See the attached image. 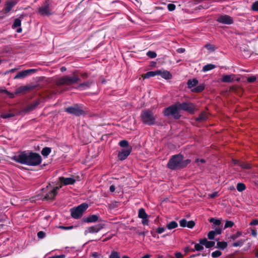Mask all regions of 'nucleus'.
I'll use <instances>...</instances> for the list:
<instances>
[{
	"label": "nucleus",
	"instance_id": "obj_15",
	"mask_svg": "<svg viewBox=\"0 0 258 258\" xmlns=\"http://www.w3.org/2000/svg\"><path fill=\"white\" fill-rule=\"evenodd\" d=\"M36 70L35 69H29L24 71H22L19 72L17 73V74L15 76V79H19L23 78L26 76H28L31 73L35 72Z\"/></svg>",
	"mask_w": 258,
	"mask_h": 258
},
{
	"label": "nucleus",
	"instance_id": "obj_18",
	"mask_svg": "<svg viewBox=\"0 0 258 258\" xmlns=\"http://www.w3.org/2000/svg\"><path fill=\"white\" fill-rule=\"evenodd\" d=\"M179 225L181 227H187L191 229L195 226V222L192 220L187 222L185 219H182L179 221Z\"/></svg>",
	"mask_w": 258,
	"mask_h": 258
},
{
	"label": "nucleus",
	"instance_id": "obj_48",
	"mask_svg": "<svg viewBox=\"0 0 258 258\" xmlns=\"http://www.w3.org/2000/svg\"><path fill=\"white\" fill-rule=\"evenodd\" d=\"M215 234L213 230L210 231L208 233V238L210 240H213L215 238Z\"/></svg>",
	"mask_w": 258,
	"mask_h": 258
},
{
	"label": "nucleus",
	"instance_id": "obj_45",
	"mask_svg": "<svg viewBox=\"0 0 258 258\" xmlns=\"http://www.w3.org/2000/svg\"><path fill=\"white\" fill-rule=\"evenodd\" d=\"M109 258H120V256L118 252L112 251L109 255Z\"/></svg>",
	"mask_w": 258,
	"mask_h": 258
},
{
	"label": "nucleus",
	"instance_id": "obj_4",
	"mask_svg": "<svg viewBox=\"0 0 258 258\" xmlns=\"http://www.w3.org/2000/svg\"><path fill=\"white\" fill-rule=\"evenodd\" d=\"M141 118L144 124L152 125L155 124L156 117L153 112L149 109H145L142 111Z\"/></svg>",
	"mask_w": 258,
	"mask_h": 258
},
{
	"label": "nucleus",
	"instance_id": "obj_25",
	"mask_svg": "<svg viewBox=\"0 0 258 258\" xmlns=\"http://www.w3.org/2000/svg\"><path fill=\"white\" fill-rule=\"evenodd\" d=\"M198 80L197 79L195 78L192 80H188L187 82V85L189 89H191L194 87H196L198 85Z\"/></svg>",
	"mask_w": 258,
	"mask_h": 258
},
{
	"label": "nucleus",
	"instance_id": "obj_49",
	"mask_svg": "<svg viewBox=\"0 0 258 258\" xmlns=\"http://www.w3.org/2000/svg\"><path fill=\"white\" fill-rule=\"evenodd\" d=\"M45 233L42 231H40L37 233V236L40 239H42L45 237Z\"/></svg>",
	"mask_w": 258,
	"mask_h": 258
},
{
	"label": "nucleus",
	"instance_id": "obj_58",
	"mask_svg": "<svg viewBox=\"0 0 258 258\" xmlns=\"http://www.w3.org/2000/svg\"><path fill=\"white\" fill-rule=\"evenodd\" d=\"M142 223L144 225H148L149 220L148 218H146V219H142Z\"/></svg>",
	"mask_w": 258,
	"mask_h": 258
},
{
	"label": "nucleus",
	"instance_id": "obj_36",
	"mask_svg": "<svg viewBox=\"0 0 258 258\" xmlns=\"http://www.w3.org/2000/svg\"><path fill=\"white\" fill-rule=\"evenodd\" d=\"M237 190L238 191H242L246 188L245 185L243 183H238L236 185Z\"/></svg>",
	"mask_w": 258,
	"mask_h": 258
},
{
	"label": "nucleus",
	"instance_id": "obj_30",
	"mask_svg": "<svg viewBox=\"0 0 258 258\" xmlns=\"http://www.w3.org/2000/svg\"><path fill=\"white\" fill-rule=\"evenodd\" d=\"M227 246V243L225 241H218L217 242L216 248L221 250H223Z\"/></svg>",
	"mask_w": 258,
	"mask_h": 258
},
{
	"label": "nucleus",
	"instance_id": "obj_17",
	"mask_svg": "<svg viewBox=\"0 0 258 258\" xmlns=\"http://www.w3.org/2000/svg\"><path fill=\"white\" fill-rule=\"evenodd\" d=\"M36 88V86L33 85H26L22 86L16 89L15 91V94H18L21 93L25 92L27 91L35 89Z\"/></svg>",
	"mask_w": 258,
	"mask_h": 258
},
{
	"label": "nucleus",
	"instance_id": "obj_29",
	"mask_svg": "<svg viewBox=\"0 0 258 258\" xmlns=\"http://www.w3.org/2000/svg\"><path fill=\"white\" fill-rule=\"evenodd\" d=\"M138 217L141 219H146V218L148 217V215L144 208H141L139 210Z\"/></svg>",
	"mask_w": 258,
	"mask_h": 258
},
{
	"label": "nucleus",
	"instance_id": "obj_14",
	"mask_svg": "<svg viewBox=\"0 0 258 258\" xmlns=\"http://www.w3.org/2000/svg\"><path fill=\"white\" fill-rule=\"evenodd\" d=\"M58 182H59V185H73L75 182L76 180L71 177H64L63 176L59 177L58 178Z\"/></svg>",
	"mask_w": 258,
	"mask_h": 258
},
{
	"label": "nucleus",
	"instance_id": "obj_9",
	"mask_svg": "<svg viewBox=\"0 0 258 258\" xmlns=\"http://www.w3.org/2000/svg\"><path fill=\"white\" fill-rule=\"evenodd\" d=\"M179 111L182 110L187 111L190 114H194L195 111V106L192 103L185 102L183 103H176Z\"/></svg>",
	"mask_w": 258,
	"mask_h": 258
},
{
	"label": "nucleus",
	"instance_id": "obj_62",
	"mask_svg": "<svg viewBox=\"0 0 258 258\" xmlns=\"http://www.w3.org/2000/svg\"><path fill=\"white\" fill-rule=\"evenodd\" d=\"M66 255L64 254H60V255H54L51 257H50L49 258H65Z\"/></svg>",
	"mask_w": 258,
	"mask_h": 258
},
{
	"label": "nucleus",
	"instance_id": "obj_21",
	"mask_svg": "<svg viewBox=\"0 0 258 258\" xmlns=\"http://www.w3.org/2000/svg\"><path fill=\"white\" fill-rule=\"evenodd\" d=\"M40 101L39 100H35L29 104L26 107L25 110L26 111H31L34 110L39 104Z\"/></svg>",
	"mask_w": 258,
	"mask_h": 258
},
{
	"label": "nucleus",
	"instance_id": "obj_5",
	"mask_svg": "<svg viewBox=\"0 0 258 258\" xmlns=\"http://www.w3.org/2000/svg\"><path fill=\"white\" fill-rule=\"evenodd\" d=\"M81 80L79 76L74 75L73 76H65L60 78L56 82L57 86L60 85H71L80 82Z\"/></svg>",
	"mask_w": 258,
	"mask_h": 258
},
{
	"label": "nucleus",
	"instance_id": "obj_27",
	"mask_svg": "<svg viewBox=\"0 0 258 258\" xmlns=\"http://www.w3.org/2000/svg\"><path fill=\"white\" fill-rule=\"evenodd\" d=\"M208 119V115L205 112H202L199 116L196 118L197 122H202L206 121Z\"/></svg>",
	"mask_w": 258,
	"mask_h": 258
},
{
	"label": "nucleus",
	"instance_id": "obj_63",
	"mask_svg": "<svg viewBox=\"0 0 258 258\" xmlns=\"http://www.w3.org/2000/svg\"><path fill=\"white\" fill-rule=\"evenodd\" d=\"M218 194L217 192H214L209 195L211 198L214 199L218 196Z\"/></svg>",
	"mask_w": 258,
	"mask_h": 258
},
{
	"label": "nucleus",
	"instance_id": "obj_56",
	"mask_svg": "<svg viewBox=\"0 0 258 258\" xmlns=\"http://www.w3.org/2000/svg\"><path fill=\"white\" fill-rule=\"evenodd\" d=\"M250 225H258V219H255L252 220L249 223Z\"/></svg>",
	"mask_w": 258,
	"mask_h": 258
},
{
	"label": "nucleus",
	"instance_id": "obj_10",
	"mask_svg": "<svg viewBox=\"0 0 258 258\" xmlns=\"http://www.w3.org/2000/svg\"><path fill=\"white\" fill-rule=\"evenodd\" d=\"M38 13L42 16H49L51 14L49 8V0H45L43 5L38 9Z\"/></svg>",
	"mask_w": 258,
	"mask_h": 258
},
{
	"label": "nucleus",
	"instance_id": "obj_24",
	"mask_svg": "<svg viewBox=\"0 0 258 258\" xmlns=\"http://www.w3.org/2000/svg\"><path fill=\"white\" fill-rule=\"evenodd\" d=\"M160 73L159 75H160L162 78L165 80H169L172 78V74L168 71H162L160 70Z\"/></svg>",
	"mask_w": 258,
	"mask_h": 258
},
{
	"label": "nucleus",
	"instance_id": "obj_46",
	"mask_svg": "<svg viewBox=\"0 0 258 258\" xmlns=\"http://www.w3.org/2000/svg\"><path fill=\"white\" fill-rule=\"evenodd\" d=\"M147 55L151 58H155L157 56V54L154 51H149L147 53Z\"/></svg>",
	"mask_w": 258,
	"mask_h": 258
},
{
	"label": "nucleus",
	"instance_id": "obj_41",
	"mask_svg": "<svg viewBox=\"0 0 258 258\" xmlns=\"http://www.w3.org/2000/svg\"><path fill=\"white\" fill-rule=\"evenodd\" d=\"M242 235V232L240 231H237L235 234L231 235L228 237V239H231L232 240H235L238 238Z\"/></svg>",
	"mask_w": 258,
	"mask_h": 258
},
{
	"label": "nucleus",
	"instance_id": "obj_20",
	"mask_svg": "<svg viewBox=\"0 0 258 258\" xmlns=\"http://www.w3.org/2000/svg\"><path fill=\"white\" fill-rule=\"evenodd\" d=\"M99 218V215H92L87 217H84L82 219V221L85 223H94L97 222Z\"/></svg>",
	"mask_w": 258,
	"mask_h": 258
},
{
	"label": "nucleus",
	"instance_id": "obj_53",
	"mask_svg": "<svg viewBox=\"0 0 258 258\" xmlns=\"http://www.w3.org/2000/svg\"><path fill=\"white\" fill-rule=\"evenodd\" d=\"M214 233L216 235L221 234L222 233V229L220 228H216L215 230H213Z\"/></svg>",
	"mask_w": 258,
	"mask_h": 258
},
{
	"label": "nucleus",
	"instance_id": "obj_28",
	"mask_svg": "<svg viewBox=\"0 0 258 258\" xmlns=\"http://www.w3.org/2000/svg\"><path fill=\"white\" fill-rule=\"evenodd\" d=\"M233 75H224L222 78V81L225 83H231L234 81L232 77Z\"/></svg>",
	"mask_w": 258,
	"mask_h": 258
},
{
	"label": "nucleus",
	"instance_id": "obj_26",
	"mask_svg": "<svg viewBox=\"0 0 258 258\" xmlns=\"http://www.w3.org/2000/svg\"><path fill=\"white\" fill-rule=\"evenodd\" d=\"M205 88V86L204 84H202L199 85L198 86H196L193 89H191V91L192 92L194 93H200L202 92Z\"/></svg>",
	"mask_w": 258,
	"mask_h": 258
},
{
	"label": "nucleus",
	"instance_id": "obj_52",
	"mask_svg": "<svg viewBox=\"0 0 258 258\" xmlns=\"http://www.w3.org/2000/svg\"><path fill=\"white\" fill-rule=\"evenodd\" d=\"M0 93H4L8 95H11V96L10 97L11 98L13 97V94H11L10 92H9L6 89H0Z\"/></svg>",
	"mask_w": 258,
	"mask_h": 258
},
{
	"label": "nucleus",
	"instance_id": "obj_44",
	"mask_svg": "<svg viewBox=\"0 0 258 258\" xmlns=\"http://www.w3.org/2000/svg\"><path fill=\"white\" fill-rule=\"evenodd\" d=\"M222 254V252L220 250H216L213 252L211 254L212 257L216 258L221 256Z\"/></svg>",
	"mask_w": 258,
	"mask_h": 258
},
{
	"label": "nucleus",
	"instance_id": "obj_11",
	"mask_svg": "<svg viewBox=\"0 0 258 258\" xmlns=\"http://www.w3.org/2000/svg\"><path fill=\"white\" fill-rule=\"evenodd\" d=\"M104 224L100 223L94 226H90L87 228L85 231V234L87 235L88 233H96L99 232L101 229L104 227Z\"/></svg>",
	"mask_w": 258,
	"mask_h": 258
},
{
	"label": "nucleus",
	"instance_id": "obj_31",
	"mask_svg": "<svg viewBox=\"0 0 258 258\" xmlns=\"http://www.w3.org/2000/svg\"><path fill=\"white\" fill-rule=\"evenodd\" d=\"M118 144L121 147L124 148L123 149L132 148V147L129 145L128 142L125 140L120 141Z\"/></svg>",
	"mask_w": 258,
	"mask_h": 258
},
{
	"label": "nucleus",
	"instance_id": "obj_16",
	"mask_svg": "<svg viewBox=\"0 0 258 258\" xmlns=\"http://www.w3.org/2000/svg\"><path fill=\"white\" fill-rule=\"evenodd\" d=\"M14 3L12 2H7L5 7L0 12V18L2 19L4 17L2 15L8 13L14 7Z\"/></svg>",
	"mask_w": 258,
	"mask_h": 258
},
{
	"label": "nucleus",
	"instance_id": "obj_60",
	"mask_svg": "<svg viewBox=\"0 0 258 258\" xmlns=\"http://www.w3.org/2000/svg\"><path fill=\"white\" fill-rule=\"evenodd\" d=\"M176 258H182L183 254L180 252H177L175 253Z\"/></svg>",
	"mask_w": 258,
	"mask_h": 258
},
{
	"label": "nucleus",
	"instance_id": "obj_3",
	"mask_svg": "<svg viewBox=\"0 0 258 258\" xmlns=\"http://www.w3.org/2000/svg\"><path fill=\"white\" fill-rule=\"evenodd\" d=\"M64 111L69 114L76 116H84L88 113V111L82 104H74L65 108Z\"/></svg>",
	"mask_w": 258,
	"mask_h": 258
},
{
	"label": "nucleus",
	"instance_id": "obj_12",
	"mask_svg": "<svg viewBox=\"0 0 258 258\" xmlns=\"http://www.w3.org/2000/svg\"><path fill=\"white\" fill-rule=\"evenodd\" d=\"M216 21L220 23L226 25H231L234 22L233 18L227 15H220Z\"/></svg>",
	"mask_w": 258,
	"mask_h": 258
},
{
	"label": "nucleus",
	"instance_id": "obj_40",
	"mask_svg": "<svg viewBox=\"0 0 258 258\" xmlns=\"http://www.w3.org/2000/svg\"><path fill=\"white\" fill-rule=\"evenodd\" d=\"M241 168L246 169H249L251 168V164L248 163L241 162L240 165Z\"/></svg>",
	"mask_w": 258,
	"mask_h": 258
},
{
	"label": "nucleus",
	"instance_id": "obj_64",
	"mask_svg": "<svg viewBox=\"0 0 258 258\" xmlns=\"http://www.w3.org/2000/svg\"><path fill=\"white\" fill-rule=\"evenodd\" d=\"M232 162L233 163V164H234L235 165H240V164L241 163V161H240L239 160H236V159H232Z\"/></svg>",
	"mask_w": 258,
	"mask_h": 258
},
{
	"label": "nucleus",
	"instance_id": "obj_6",
	"mask_svg": "<svg viewBox=\"0 0 258 258\" xmlns=\"http://www.w3.org/2000/svg\"><path fill=\"white\" fill-rule=\"evenodd\" d=\"M61 188V185H59L57 186L51 187L50 183H48L45 188H43V190H45L47 193L44 196L43 200V201H53L55 199L56 196L57 195L58 190Z\"/></svg>",
	"mask_w": 258,
	"mask_h": 258
},
{
	"label": "nucleus",
	"instance_id": "obj_38",
	"mask_svg": "<svg viewBox=\"0 0 258 258\" xmlns=\"http://www.w3.org/2000/svg\"><path fill=\"white\" fill-rule=\"evenodd\" d=\"M209 222L210 223H213L214 225L216 226H219L221 224V221L220 220L218 219H215L214 218H211L209 219Z\"/></svg>",
	"mask_w": 258,
	"mask_h": 258
},
{
	"label": "nucleus",
	"instance_id": "obj_39",
	"mask_svg": "<svg viewBox=\"0 0 258 258\" xmlns=\"http://www.w3.org/2000/svg\"><path fill=\"white\" fill-rule=\"evenodd\" d=\"M203 245L201 244L200 243H196L195 245V249H191V251L194 252L195 250H197V251L202 250L203 249H204V247Z\"/></svg>",
	"mask_w": 258,
	"mask_h": 258
},
{
	"label": "nucleus",
	"instance_id": "obj_54",
	"mask_svg": "<svg viewBox=\"0 0 258 258\" xmlns=\"http://www.w3.org/2000/svg\"><path fill=\"white\" fill-rule=\"evenodd\" d=\"M165 231V228L164 227H158L157 229L156 232L159 234H161Z\"/></svg>",
	"mask_w": 258,
	"mask_h": 258
},
{
	"label": "nucleus",
	"instance_id": "obj_61",
	"mask_svg": "<svg viewBox=\"0 0 258 258\" xmlns=\"http://www.w3.org/2000/svg\"><path fill=\"white\" fill-rule=\"evenodd\" d=\"M80 76L83 79H87L88 77V74L87 73H82Z\"/></svg>",
	"mask_w": 258,
	"mask_h": 258
},
{
	"label": "nucleus",
	"instance_id": "obj_19",
	"mask_svg": "<svg viewBox=\"0 0 258 258\" xmlns=\"http://www.w3.org/2000/svg\"><path fill=\"white\" fill-rule=\"evenodd\" d=\"M199 242L201 244L205 245L207 248H210L213 247L215 244V242L214 241H208L207 238H204L199 239Z\"/></svg>",
	"mask_w": 258,
	"mask_h": 258
},
{
	"label": "nucleus",
	"instance_id": "obj_55",
	"mask_svg": "<svg viewBox=\"0 0 258 258\" xmlns=\"http://www.w3.org/2000/svg\"><path fill=\"white\" fill-rule=\"evenodd\" d=\"M247 80L249 83H253L256 80V77L254 76L248 77Z\"/></svg>",
	"mask_w": 258,
	"mask_h": 258
},
{
	"label": "nucleus",
	"instance_id": "obj_42",
	"mask_svg": "<svg viewBox=\"0 0 258 258\" xmlns=\"http://www.w3.org/2000/svg\"><path fill=\"white\" fill-rule=\"evenodd\" d=\"M15 114L12 113H5L1 114V116L3 118H8L10 117H14Z\"/></svg>",
	"mask_w": 258,
	"mask_h": 258
},
{
	"label": "nucleus",
	"instance_id": "obj_22",
	"mask_svg": "<svg viewBox=\"0 0 258 258\" xmlns=\"http://www.w3.org/2000/svg\"><path fill=\"white\" fill-rule=\"evenodd\" d=\"M160 73V70H157L156 71H150L142 75V77L144 78V79H148L151 77L159 75Z\"/></svg>",
	"mask_w": 258,
	"mask_h": 258
},
{
	"label": "nucleus",
	"instance_id": "obj_8",
	"mask_svg": "<svg viewBox=\"0 0 258 258\" xmlns=\"http://www.w3.org/2000/svg\"><path fill=\"white\" fill-rule=\"evenodd\" d=\"M88 208V205L84 203L76 208H72L71 209V216L76 219L80 218Z\"/></svg>",
	"mask_w": 258,
	"mask_h": 258
},
{
	"label": "nucleus",
	"instance_id": "obj_57",
	"mask_svg": "<svg viewBox=\"0 0 258 258\" xmlns=\"http://www.w3.org/2000/svg\"><path fill=\"white\" fill-rule=\"evenodd\" d=\"M251 235L253 236V237H256L257 236V231L256 230L255 228H252L251 229Z\"/></svg>",
	"mask_w": 258,
	"mask_h": 258
},
{
	"label": "nucleus",
	"instance_id": "obj_34",
	"mask_svg": "<svg viewBox=\"0 0 258 258\" xmlns=\"http://www.w3.org/2000/svg\"><path fill=\"white\" fill-rule=\"evenodd\" d=\"M51 149L49 147H45L42 149L41 151V154L44 156L47 157L51 152Z\"/></svg>",
	"mask_w": 258,
	"mask_h": 258
},
{
	"label": "nucleus",
	"instance_id": "obj_59",
	"mask_svg": "<svg viewBox=\"0 0 258 258\" xmlns=\"http://www.w3.org/2000/svg\"><path fill=\"white\" fill-rule=\"evenodd\" d=\"M92 256L94 258H102V256L100 254H98L96 252H93L92 253Z\"/></svg>",
	"mask_w": 258,
	"mask_h": 258
},
{
	"label": "nucleus",
	"instance_id": "obj_33",
	"mask_svg": "<svg viewBox=\"0 0 258 258\" xmlns=\"http://www.w3.org/2000/svg\"><path fill=\"white\" fill-rule=\"evenodd\" d=\"M178 226V224L176 222L174 221H172L170 222L168 224H167L166 227L169 230H171L174 228H176Z\"/></svg>",
	"mask_w": 258,
	"mask_h": 258
},
{
	"label": "nucleus",
	"instance_id": "obj_32",
	"mask_svg": "<svg viewBox=\"0 0 258 258\" xmlns=\"http://www.w3.org/2000/svg\"><path fill=\"white\" fill-rule=\"evenodd\" d=\"M216 68V66L211 63L207 64L203 68V71L207 72L212 70Z\"/></svg>",
	"mask_w": 258,
	"mask_h": 258
},
{
	"label": "nucleus",
	"instance_id": "obj_50",
	"mask_svg": "<svg viewBox=\"0 0 258 258\" xmlns=\"http://www.w3.org/2000/svg\"><path fill=\"white\" fill-rule=\"evenodd\" d=\"M176 6L173 4H169L167 5V8L168 11H173L175 9Z\"/></svg>",
	"mask_w": 258,
	"mask_h": 258
},
{
	"label": "nucleus",
	"instance_id": "obj_7",
	"mask_svg": "<svg viewBox=\"0 0 258 258\" xmlns=\"http://www.w3.org/2000/svg\"><path fill=\"white\" fill-rule=\"evenodd\" d=\"M163 113L165 116H172L175 119H179L181 117L176 103L165 108L163 111Z\"/></svg>",
	"mask_w": 258,
	"mask_h": 258
},
{
	"label": "nucleus",
	"instance_id": "obj_1",
	"mask_svg": "<svg viewBox=\"0 0 258 258\" xmlns=\"http://www.w3.org/2000/svg\"><path fill=\"white\" fill-rule=\"evenodd\" d=\"M16 162L28 166H35L39 165L42 161L39 154L32 151H23L11 158Z\"/></svg>",
	"mask_w": 258,
	"mask_h": 258
},
{
	"label": "nucleus",
	"instance_id": "obj_2",
	"mask_svg": "<svg viewBox=\"0 0 258 258\" xmlns=\"http://www.w3.org/2000/svg\"><path fill=\"white\" fill-rule=\"evenodd\" d=\"M190 162V159L184 160L183 155L179 153L170 157L167 164V167L171 170H179L185 168Z\"/></svg>",
	"mask_w": 258,
	"mask_h": 258
},
{
	"label": "nucleus",
	"instance_id": "obj_35",
	"mask_svg": "<svg viewBox=\"0 0 258 258\" xmlns=\"http://www.w3.org/2000/svg\"><path fill=\"white\" fill-rule=\"evenodd\" d=\"M21 25V20L20 18H17L15 20L14 23L12 25V28L15 29L18 27H20Z\"/></svg>",
	"mask_w": 258,
	"mask_h": 258
},
{
	"label": "nucleus",
	"instance_id": "obj_47",
	"mask_svg": "<svg viewBox=\"0 0 258 258\" xmlns=\"http://www.w3.org/2000/svg\"><path fill=\"white\" fill-rule=\"evenodd\" d=\"M251 10L253 11L258 12V1H255L252 4Z\"/></svg>",
	"mask_w": 258,
	"mask_h": 258
},
{
	"label": "nucleus",
	"instance_id": "obj_23",
	"mask_svg": "<svg viewBox=\"0 0 258 258\" xmlns=\"http://www.w3.org/2000/svg\"><path fill=\"white\" fill-rule=\"evenodd\" d=\"M93 83V82L92 81H87L83 82V83L80 84L78 86V89H86L89 88Z\"/></svg>",
	"mask_w": 258,
	"mask_h": 258
},
{
	"label": "nucleus",
	"instance_id": "obj_37",
	"mask_svg": "<svg viewBox=\"0 0 258 258\" xmlns=\"http://www.w3.org/2000/svg\"><path fill=\"white\" fill-rule=\"evenodd\" d=\"M245 241V239H240L236 242H234L232 246L233 247L241 246Z\"/></svg>",
	"mask_w": 258,
	"mask_h": 258
},
{
	"label": "nucleus",
	"instance_id": "obj_51",
	"mask_svg": "<svg viewBox=\"0 0 258 258\" xmlns=\"http://www.w3.org/2000/svg\"><path fill=\"white\" fill-rule=\"evenodd\" d=\"M59 228L65 230H71L73 228V226H59Z\"/></svg>",
	"mask_w": 258,
	"mask_h": 258
},
{
	"label": "nucleus",
	"instance_id": "obj_13",
	"mask_svg": "<svg viewBox=\"0 0 258 258\" xmlns=\"http://www.w3.org/2000/svg\"><path fill=\"white\" fill-rule=\"evenodd\" d=\"M132 151V148L122 149L118 152L117 157L120 161L126 159L130 155Z\"/></svg>",
	"mask_w": 258,
	"mask_h": 258
},
{
	"label": "nucleus",
	"instance_id": "obj_43",
	"mask_svg": "<svg viewBox=\"0 0 258 258\" xmlns=\"http://www.w3.org/2000/svg\"><path fill=\"white\" fill-rule=\"evenodd\" d=\"M234 223L233 222H232L231 221L227 220L225 222L224 229H225L227 228H231L234 225Z\"/></svg>",
	"mask_w": 258,
	"mask_h": 258
}]
</instances>
